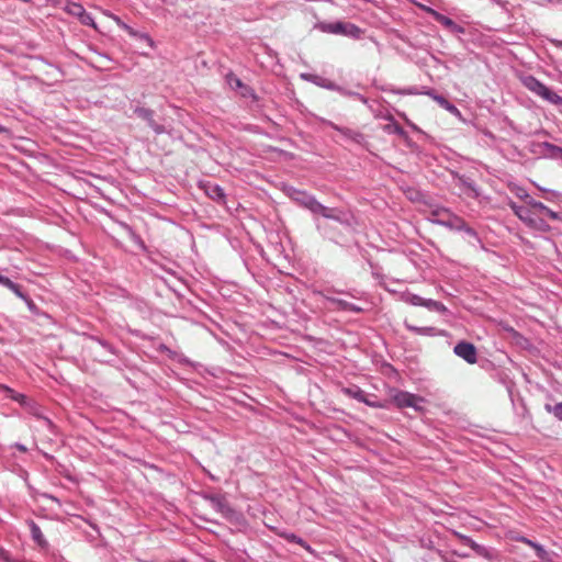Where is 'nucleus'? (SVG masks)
Segmentation results:
<instances>
[{
    "label": "nucleus",
    "mask_w": 562,
    "mask_h": 562,
    "mask_svg": "<svg viewBox=\"0 0 562 562\" xmlns=\"http://www.w3.org/2000/svg\"><path fill=\"white\" fill-rule=\"evenodd\" d=\"M408 328L412 329V330H415L417 333H422L423 331V329H419V328H416V327H412L409 325H408Z\"/></svg>",
    "instance_id": "473e14b6"
},
{
    "label": "nucleus",
    "mask_w": 562,
    "mask_h": 562,
    "mask_svg": "<svg viewBox=\"0 0 562 562\" xmlns=\"http://www.w3.org/2000/svg\"><path fill=\"white\" fill-rule=\"evenodd\" d=\"M30 529H31L32 539L41 548H43V549L46 548L47 547V541H46V539H45L41 528L34 521H31Z\"/></svg>",
    "instance_id": "9b49d317"
},
{
    "label": "nucleus",
    "mask_w": 562,
    "mask_h": 562,
    "mask_svg": "<svg viewBox=\"0 0 562 562\" xmlns=\"http://www.w3.org/2000/svg\"><path fill=\"white\" fill-rule=\"evenodd\" d=\"M464 544L469 546L475 553H477L481 557H487V550L476 543L475 541H473L471 538H469L468 536H464V535H461L459 532H456L454 533Z\"/></svg>",
    "instance_id": "6e6552de"
},
{
    "label": "nucleus",
    "mask_w": 562,
    "mask_h": 562,
    "mask_svg": "<svg viewBox=\"0 0 562 562\" xmlns=\"http://www.w3.org/2000/svg\"><path fill=\"white\" fill-rule=\"evenodd\" d=\"M543 213L552 220L558 218V214L555 212H553L552 210H550L548 206H547V210L543 211Z\"/></svg>",
    "instance_id": "2f4dec72"
},
{
    "label": "nucleus",
    "mask_w": 562,
    "mask_h": 562,
    "mask_svg": "<svg viewBox=\"0 0 562 562\" xmlns=\"http://www.w3.org/2000/svg\"><path fill=\"white\" fill-rule=\"evenodd\" d=\"M454 353L465 360L470 364H474L477 361L476 348L473 344L467 341H460L454 346Z\"/></svg>",
    "instance_id": "423d86ee"
},
{
    "label": "nucleus",
    "mask_w": 562,
    "mask_h": 562,
    "mask_svg": "<svg viewBox=\"0 0 562 562\" xmlns=\"http://www.w3.org/2000/svg\"><path fill=\"white\" fill-rule=\"evenodd\" d=\"M432 99L443 109H446L448 112H450L452 115L457 117H461V112L459 109L450 103L445 97L434 94Z\"/></svg>",
    "instance_id": "9d476101"
},
{
    "label": "nucleus",
    "mask_w": 562,
    "mask_h": 562,
    "mask_svg": "<svg viewBox=\"0 0 562 562\" xmlns=\"http://www.w3.org/2000/svg\"><path fill=\"white\" fill-rule=\"evenodd\" d=\"M139 112H140V113H147V111H146V110H144V109H140V110H139Z\"/></svg>",
    "instance_id": "f704fd0d"
},
{
    "label": "nucleus",
    "mask_w": 562,
    "mask_h": 562,
    "mask_svg": "<svg viewBox=\"0 0 562 562\" xmlns=\"http://www.w3.org/2000/svg\"><path fill=\"white\" fill-rule=\"evenodd\" d=\"M392 400L398 408L413 407L416 411L422 409L420 403L424 402L423 397L404 391L394 394Z\"/></svg>",
    "instance_id": "39448f33"
},
{
    "label": "nucleus",
    "mask_w": 562,
    "mask_h": 562,
    "mask_svg": "<svg viewBox=\"0 0 562 562\" xmlns=\"http://www.w3.org/2000/svg\"><path fill=\"white\" fill-rule=\"evenodd\" d=\"M227 83L232 89L239 90L243 97H247L250 92L249 88L245 86L243 81L233 74L227 76Z\"/></svg>",
    "instance_id": "1a4fd4ad"
},
{
    "label": "nucleus",
    "mask_w": 562,
    "mask_h": 562,
    "mask_svg": "<svg viewBox=\"0 0 562 562\" xmlns=\"http://www.w3.org/2000/svg\"><path fill=\"white\" fill-rule=\"evenodd\" d=\"M383 131L387 134H397L400 136L405 135V131L403 130V127L392 117H390V123L383 126Z\"/></svg>",
    "instance_id": "f8f14e48"
},
{
    "label": "nucleus",
    "mask_w": 562,
    "mask_h": 562,
    "mask_svg": "<svg viewBox=\"0 0 562 562\" xmlns=\"http://www.w3.org/2000/svg\"><path fill=\"white\" fill-rule=\"evenodd\" d=\"M207 194L210 195L211 199L216 201H221L225 196L223 189L220 188L218 186L210 187Z\"/></svg>",
    "instance_id": "f3484780"
},
{
    "label": "nucleus",
    "mask_w": 562,
    "mask_h": 562,
    "mask_svg": "<svg viewBox=\"0 0 562 562\" xmlns=\"http://www.w3.org/2000/svg\"><path fill=\"white\" fill-rule=\"evenodd\" d=\"M117 23H119V25H120L124 31H126L128 34H131V35H136V33L134 32V30H133L131 26H128L127 24H125V23L121 22L120 20H117Z\"/></svg>",
    "instance_id": "c85d7f7f"
},
{
    "label": "nucleus",
    "mask_w": 562,
    "mask_h": 562,
    "mask_svg": "<svg viewBox=\"0 0 562 562\" xmlns=\"http://www.w3.org/2000/svg\"><path fill=\"white\" fill-rule=\"evenodd\" d=\"M363 403L367 404L368 406H371V407H378V408H384L385 407L384 404H381L379 402L370 401L368 397H367V402H363Z\"/></svg>",
    "instance_id": "7c9ffc66"
},
{
    "label": "nucleus",
    "mask_w": 562,
    "mask_h": 562,
    "mask_svg": "<svg viewBox=\"0 0 562 562\" xmlns=\"http://www.w3.org/2000/svg\"><path fill=\"white\" fill-rule=\"evenodd\" d=\"M78 19L80 20V22H81L82 24H85V25H91V26L95 27L94 22H93V19L91 18V15H90V14H88V13L86 12V10L83 11V14H82V15H80Z\"/></svg>",
    "instance_id": "393cba45"
},
{
    "label": "nucleus",
    "mask_w": 562,
    "mask_h": 562,
    "mask_svg": "<svg viewBox=\"0 0 562 562\" xmlns=\"http://www.w3.org/2000/svg\"><path fill=\"white\" fill-rule=\"evenodd\" d=\"M549 413H552L558 419L562 420V403H558L554 406L546 405Z\"/></svg>",
    "instance_id": "6ab92c4d"
},
{
    "label": "nucleus",
    "mask_w": 562,
    "mask_h": 562,
    "mask_svg": "<svg viewBox=\"0 0 562 562\" xmlns=\"http://www.w3.org/2000/svg\"><path fill=\"white\" fill-rule=\"evenodd\" d=\"M345 134L358 144H362L366 140L364 135L358 132L347 131Z\"/></svg>",
    "instance_id": "b1692460"
},
{
    "label": "nucleus",
    "mask_w": 562,
    "mask_h": 562,
    "mask_svg": "<svg viewBox=\"0 0 562 562\" xmlns=\"http://www.w3.org/2000/svg\"><path fill=\"white\" fill-rule=\"evenodd\" d=\"M284 538L290 541V542H295V543H299L300 546L304 547L306 550H310V546H307L305 543L304 540H302L301 538H299L294 533H286L284 535Z\"/></svg>",
    "instance_id": "412c9836"
},
{
    "label": "nucleus",
    "mask_w": 562,
    "mask_h": 562,
    "mask_svg": "<svg viewBox=\"0 0 562 562\" xmlns=\"http://www.w3.org/2000/svg\"><path fill=\"white\" fill-rule=\"evenodd\" d=\"M334 302L337 303V305L341 310L353 311V312H360L361 311V308L356 307L353 304H351L349 302H346V301H342V300H337V301H334Z\"/></svg>",
    "instance_id": "5701e85b"
},
{
    "label": "nucleus",
    "mask_w": 562,
    "mask_h": 562,
    "mask_svg": "<svg viewBox=\"0 0 562 562\" xmlns=\"http://www.w3.org/2000/svg\"><path fill=\"white\" fill-rule=\"evenodd\" d=\"M308 210L314 214H319L325 218H330L335 221H341V211L338 209L327 207L321 204L317 200L316 202H311L308 205Z\"/></svg>",
    "instance_id": "0eeeda50"
},
{
    "label": "nucleus",
    "mask_w": 562,
    "mask_h": 562,
    "mask_svg": "<svg viewBox=\"0 0 562 562\" xmlns=\"http://www.w3.org/2000/svg\"><path fill=\"white\" fill-rule=\"evenodd\" d=\"M524 86L530 90L531 92L538 94L542 99L549 101L552 104H562V97L558 95L555 92L551 91L548 87H546L542 82L537 80L532 76H527L522 79Z\"/></svg>",
    "instance_id": "7ed1b4c3"
},
{
    "label": "nucleus",
    "mask_w": 562,
    "mask_h": 562,
    "mask_svg": "<svg viewBox=\"0 0 562 562\" xmlns=\"http://www.w3.org/2000/svg\"><path fill=\"white\" fill-rule=\"evenodd\" d=\"M65 10L70 15L79 18L83 14L85 8L80 3L68 2L65 7Z\"/></svg>",
    "instance_id": "2eb2a0df"
},
{
    "label": "nucleus",
    "mask_w": 562,
    "mask_h": 562,
    "mask_svg": "<svg viewBox=\"0 0 562 562\" xmlns=\"http://www.w3.org/2000/svg\"><path fill=\"white\" fill-rule=\"evenodd\" d=\"M509 205H510V209L513 210V212L515 213V215L518 216V218L520 221H522L530 228H533L537 231H542V232H544L549 228V225L541 217V215L537 214L529 206H520L514 202H512Z\"/></svg>",
    "instance_id": "f03ea898"
},
{
    "label": "nucleus",
    "mask_w": 562,
    "mask_h": 562,
    "mask_svg": "<svg viewBox=\"0 0 562 562\" xmlns=\"http://www.w3.org/2000/svg\"><path fill=\"white\" fill-rule=\"evenodd\" d=\"M301 195H302V198L299 199V201H300L301 205H303L306 209H308L310 201L311 202H316V199L314 196H312V195H307L305 193H302Z\"/></svg>",
    "instance_id": "a878e982"
},
{
    "label": "nucleus",
    "mask_w": 562,
    "mask_h": 562,
    "mask_svg": "<svg viewBox=\"0 0 562 562\" xmlns=\"http://www.w3.org/2000/svg\"><path fill=\"white\" fill-rule=\"evenodd\" d=\"M344 393L348 396L356 398L359 402H367V395L359 387H355V389L346 387V389H344Z\"/></svg>",
    "instance_id": "ddd939ff"
},
{
    "label": "nucleus",
    "mask_w": 562,
    "mask_h": 562,
    "mask_svg": "<svg viewBox=\"0 0 562 562\" xmlns=\"http://www.w3.org/2000/svg\"><path fill=\"white\" fill-rule=\"evenodd\" d=\"M558 151L560 153V157L562 158V148H558Z\"/></svg>",
    "instance_id": "72a5a7b5"
},
{
    "label": "nucleus",
    "mask_w": 562,
    "mask_h": 562,
    "mask_svg": "<svg viewBox=\"0 0 562 562\" xmlns=\"http://www.w3.org/2000/svg\"><path fill=\"white\" fill-rule=\"evenodd\" d=\"M425 306L428 307L429 310H434V311H437L440 313H443L447 311V307L442 303L432 301V300H427V303H425Z\"/></svg>",
    "instance_id": "a211bd4d"
},
{
    "label": "nucleus",
    "mask_w": 562,
    "mask_h": 562,
    "mask_svg": "<svg viewBox=\"0 0 562 562\" xmlns=\"http://www.w3.org/2000/svg\"><path fill=\"white\" fill-rule=\"evenodd\" d=\"M0 284L8 288L9 290L10 288H14V282H12L9 278L3 276H0Z\"/></svg>",
    "instance_id": "cd10ccee"
},
{
    "label": "nucleus",
    "mask_w": 562,
    "mask_h": 562,
    "mask_svg": "<svg viewBox=\"0 0 562 562\" xmlns=\"http://www.w3.org/2000/svg\"><path fill=\"white\" fill-rule=\"evenodd\" d=\"M528 206L539 215L543 213L544 210H547V206L543 203L533 200L528 202Z\"/></svg>",
    "instance_id": "4be33fe9"
},
{
    "label": "nucleus",
    "mask_w": 562,
    "mask_h": 562,
    "mask_svg": "<svg viewBox=\"0 0 562 562\" xmlns=\"http://www.w3.org/2000/svg\"><path fill=\"white\" fill-rule=\"evenodd\" d=\"M424 10H425L426 12H428L429 14H431V15L436 19V21H438V22L443 23V24H447V25L452 24V21H451L449 18H447V16H445V15L440 14L439 12L435 11V10H434V9H431V8H426V7H424Z\"/></svg>",
    "instance_id": "dca6fc26"
},
{
    "label": "nucleus",
    "mask_w": 562,
    "mask_h": 562,
    "mask_svg": "<svg viewBox=\"0 0 562 562\" xmlns=\"http://www.w3.org/2000/svg\"><path fill=\"white\" fill-rule=\"evenodd\" d=\"M521 541L528 546H530L531 548H533L536 550V553H537V557L541 560H546L548 558V553L547 551L543 549L542 546L527 539V538H522Z\"/></svg>",
    "instance_id": "4468645a"
},
{
    "label": "nucleus",
    "mask_w": 562,
    "mask_h": 562,
    "mask_svg": "<svg viewBox=\"0 0 562 562\" xmlns=\"http://www.w3.org/2000/svg\"><path fill=\"white\" fill-rule=\"evenodd\" d=\"M10 290L18 296V297H21V299H24V294L22 293L21 291V288L19 284L14 283V288H10Z\"/></svg>",
    "instance_id": "c756f323"
},
{
    "label": "nucleus",
    "mask_w": 562,
    "mask_h": 562,
    "mask_svg": "<svg viewBox=\"0 0 562 562\" xmlns=\"http://www.w3.org/2000/svg\"><path fill=\"white\" fill-rule=\"evenodd\" d=\"M408 301L413 305H420V306H425V303H427V300H424L423 297H420L418 295H412Z\"/></svg>",
    "instance_id": "bb28decb"
},
{
    "label": "nucleus",
    "mask_w": 562,
    "mask_h": 562,
    "mask_svg": "<svg viewBox=\"0 0 562 562\" xmlns=\"http://www.w3.org/2000/svg\"><path fill=\"white\" fill-rule=\"evenodd\" d=\"M319 29L326 33L340 34L355 38H358L361 34V30L349 22L322 23Z\"/></svg>",
    "instance_id": "20e7f679"
},
{
    "label": "nucleus",
    "mask_w": 562,
    "mask_h": 562,
    "mask_svg": "<svg viewBox=\"0 0 562 562\" xmlns=\"http://www.w3.org/2000/svg\"><path fill=\"white\" fill-rule=\"evenodd\" d=\"M432 223L445 225L451 229L465 231L469 235H474V231L459 216L452 214L442 206H430L427 215Z\"/></svg>",
    "instance_id": "f257e3e1"
},
{
    "label": "nucleus",
    "mask_w": 562,
    "mask_h": 562,
    "mask_svg": "<svg viewBox=\"0 0 562 562\" xmlns=\"http://www.w3.org/2000/svg\"><path fill=\"white\" fill-rule=\"evenodd\" d=\"M5 391L8 392V396L21 404L25 403L26 396L20 393H15L12 389L5 387Z\"/></svg>",
    "instance_id": "aec40b11"
}]
</instances>
